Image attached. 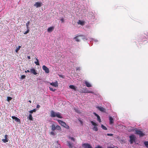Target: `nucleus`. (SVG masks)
I'll use <instances>...</instances> for the list:
<instances>
[{"mask_svg":"<svg viewBox=\"0 0 148 148\" xmlns=\"http://www.w3.org/2000/svg\"><path fill=\"white\" fill-rule=\"evenodd\" d=\"M50 113V116L52 117H56L60 118H63L61 114L59 112H55L53 111L52 110L51 111Z\"/></svg>","mask_w":148,"mask_h":148,"instance_id":"f257e3e1","label":"nucleus"},{"mask_svg":"<svg viewBox=\"0 0 148 148\" xmlns=\"http://www.w3.org/2000/svg\"><path fill=\"white\" fill-rule=\"evenodd\" d=\"M57 120L61 125L64 127L66 129H69V126L67 125L65 122L59 120Z\"/></svg>","mask_w":148,"mask_h":148,"instance_id":"f03ea898","label":"nucleus"},{"mask_svg":"<svg viewBox=\"0 0 148 148\" xmlns=\"http://www.w3.org/2000/svg\"><path fill=\"white\" fill-rule=\"evenodd\" d=\"M90 122L92 125L94 126L92 128V130L95 131H97L98 130L97 124L92 121H91Z\"/></svg>","mask_w":148,"mask_h":148,"instance_id":"7ed1b4c3","label":"nucleus"},{"mask_svg":"<svg viewBox=\"0 0 148 148\" xmlns=\"http://www.w3.org/2000/svg\"><path fill=\"white\" fill-rule=\"evenodd\" d=\"M135 134L138 135L140 136H143L144 135V134L140 130H136Z\"/></svg>","mask_w":148,"mask_h":148,"instance_id":"20e7f679","label":"nucleus"},{"mask_svg":"<svg viewBox=\"0 0 148 148\" xmlns=\"http://www.w3.org/2000/svg\"><path fill=\"white\" fill-rule=\"evenodd\" d=\"M146 36L147 35L145 34H142L140 36V38L141 40L143 41L146 40L147 39Z\"/></svg>","mask_w":148,"mask_h":148,"instance_id":"39448f33","label":"nucleus"},{"mask_svg":"<svg viewBox=\"0 0 148 148\" xmlns=\"http://www.w3.org/2000/svg\"><path fill=\"white\" fill-rule=\"evenodd\" d=\"M42 68L43 70L45 71V73H49V68L45 65H43L42 66Z\"/></svg>","mask_w":148,"mask_h":148,"instance_id":"423d86ee","label":"nucleus"},{"mask_svg":"<svg viewBox=\"0 0 148 148\" xmlns=\"http://www.w3.org/2000/svg\"><path fill=\"white\" fill-rule=\"evenodd\" d=\"M130 142L131 144H132L135 141V137L133 135H130Z\"/></svg>","mask_w":148,"mask_h":148,"instance_id":"0eeeda50","label":"nucleus"},{"mask_svg":"<svg viewBox=\"0 0 148 148\" xmlns=\"http://www.w3.org/2000/svg\"><path fill=\"white\" fill-rule=\"evenodd\" d=\"M42 5V2H37L35 3L34 5L36 7V8H38L40 7Z\"/></svg>","mask_w":148,"mask_h":148,"instance_id":"6e6552de","label":"nucleus"},{"mask_svg":"<svg viewBox=\"0 0 148 148\" xmlns=\"http://www.w3.org/2000/svg\"><path fill=\"white\" fill-rule=\"evenodd\" d=\"M97 108L100 110V111L102 112H105V110L103 107L100 106H98L96 107Z\"/></svg>","mask_w":148,"mask_h":148,"instance_id":"1a4fd4ad","label":"nucleus"},{"mask_svg":"<svg viewBox=\"0 0 148 148\" xmlns=\"http://www.w3.org/2000/svg\"><path fill=\"white\" fill-rule=\"evenodd\" d=\"M82 146L84 148H92L90 145L88 143H84L82 145Z\"/></svg>","mask_w":148,"mask_h":148,"instance_id":"9d476101","label":"nucleus"},{"mask_svg":"<svg viewBox=\"0 0 148 148\" xmlns=\"http://www.w3.org/2000/svg\"><path fill=\"white\" fill-rule=\"evenodd\" d=\"M77 23L78 25H80L82 26H83L85 25V22L83 21L79 20L77 22Z\"/></svg>","mask_w":148,"mask_h":148,"instance_id":"9b49d317","label":"nucleus"},{"mask_svg":"<svg viewBox=\"0 0 148 148\" xmlns=\"http://www.w3.org/2000/svg\"><path fill=\"white\" fill-rule=\"evenodd\" d=\"M50 84L51 85L54 87H58V83L57 81H56L54 82L50 83Z\"/></svg>","mask_w":148,"mask_h":148,"instance_id":"f8f14e48","label":"nucleus"},{"mask_svg":"<svg viewBox=\"0 0 148 148\" xmlns=\"http://www.w3.org/2000/svg\"><path fill=\"white\" fill-rule=\"evenodd\" d=\"M31 73L34 74V75H36L38 73L36 72V70L34 68L31 69L30 70Z\"/></svg>","mask_w":148,"mask_h":148,"instance_id":"ddd939ff","label":"nucleus"},{"mask_svg":"<svg viewBox=\"0 0 148 148\" xmlns=\"http://www.w3.org/2000/svg\"><path fill=\"white\" fill-rule=\"evenodd\" d=\"M12 118L15 121L17 122H18L19 123H21L20 120L18 118H17V117L15 116H12Z\"/></svg>","mask_w":148,"mask_h":148,"instance_id":"4468645a","label":"nucleus"},{"mask_svg":"<svg viewBox=\"0 0 148 148\" xmlns=\"http://www.w3.org/2000/svg\"><path fill=\"white\" fill-rule=\"evenodd\" d=\"M84 82L85 84L87 87H90L92 86V84L86 80Z\"/></svg>","mask_w":148,"mask_h":148,"instance_id":"2eb2a0df","label":"nucleus"},{"mask_svg":"<svg viewBox=\"0 0 148 148\" xmlns=\"http://www.w3.org/2000/svg\"><path fill=\"white\" fill-rule=\"evenodd\" d=\"M109 120L110 121V125H113L114 123V119L111 116H109Z\"/></svg>","mask_w":148,"mask_h":148,"instance_id":"dca6fc26","label":"nucleus"},{"mask_svg":"<svg viewBox=\"0 0 148 148\" xmlns=\"http://www.w3.org/2000/svg\"><path fill=\"white\" fill-rule=\"evenodd\" d=\"M94 114L95 116H97V120L99 121V123H100L101 122V120L100 116L95 112H94Z\"/></svg>","mask_w":148,"mask_h":148,"instance_id":"f3484780","label":"nucleus"},{"mask_svg":"<svg viewBox=\"0 0 148 148\" xmlns=\"http://www.w3.org/2000/svg\"><path fill=\"white\" fill-rule=\"evenodd\" d=\"M79 36H80V37H81L82 39L84 41L86 40H88L86 37L84 35H80Z\"/></svg>","mask_w":148,"mask_h":148,"instance_id":"a211bd4d","label":"nucleus"},{"mask_svg":"<svg viewBox=\"0 0 148 148\" xmlns=\"http://www.w3.org/2000/svg\"><path fill=\"white\" fill-rule=\"evenodd\" d=\"M54 29L53 27H51L48 28L47 29V32H52Z\"/></svg>","mask_w":148,"mask_h":148,"instance_id":"6ab92c4d","label":"nucleus"},{"mask_svg":"<svg viewBox=\"0 0 148 148\" xmlns=\"http://www.w3.org/2000/svg\"><path fill=\"white\" fill-rule=\"evenodd\" d=\"M84 93H93V92L91 91H90L89 90L87 89L86 88L84 90V91H82Z\"/></svg>","mask_w":148,"mask_h":148,"instance_id":"aec40b11","label":"nucleus"},{"mask_svg":"<svg viewBox=\"0 0 148 148\" xmlns=\"http://www.w3.org/2000/svg\"><path fill=\"white\" fill-rule=\"evenodd\" d=\"M69 87L73 89L75 91L76 90V87L73 85H70Z\"/></svg>","mask_w":148,"mask_h":148,"instance_id":"412c9836","label":"nucleus"},{"mask_svg":"<svg viewBox=\"0 0 148 148\" xmlns=\"http://www.w3.org/2000/svg\"><path fill=\"white\" fill-rule=\"evenodd\" d=\"M79 35H78L76 37H74V39L77 42H79V37H80Z\"/></svg>","mask_w":148,"mask_h":148,"instance_id":"4be33fe9","label":"nucleus"},{"mask_svg":"<svg viewBox=\"0 0 148 148\" xmlns=\"http://www.w3.org/2000/svg\"><path fill=\"white\" fill-rule=\"evenodd\" d=\"M30 121H32L33 119V117H32V115L31 114H29V117H28Z\"/></svg>","mask_w":148,"mask_h":148,"instance_id":"5701e85b","label":"nucleus"},{"mask_svg":"<svg viewBox=\"0 0 148 148\" xmlns=\"http://www.w3.org/2000/svg\"><path fill=\"white\" fill-rule=\"evenodd\" d=\"M56 129L57 130L59 131L61 130V128L60 126L59 125H57L56 126Z\"/></svg>","mask_w":148,"mask_h":148,"instance_id":"b1692460","label":"nucleus"},{"mask_svg":"<svg viewBox=\"0 0 148 148\" xmlns=\"http://www.w3.org/2000/svg\"><path fill=\"white\" fill-rule=\"evenodd\" d=\"M56 129V127L55 125L53 124L51 126V130L52 131H54Z\"/></svg>","mask_w":148,"mask_h":148,"instance_id":"393cba45","label":"nucleus"},{"mask_svg":"<svg viewBox=\"0 0 148 148\" xmlns=\"http://www.w3.org/2000/svg\"><path fill=\"white\" fill-rule=\"evenodd\" d=\"M36 111V109H34L33 110H31L29 111V112L30 113V114H31L33 112H35Z\"/></svg>","mask_w":148,"mask_h":148,"instance_id":"a878e982","label":"nucleus"},{"mask_svg":"<svg viewBox=\"0 0 148 148\" xmlns=\"http://www.w3.org/2000/svg\"><path fill=\"white\" fill-rule=\"evenodd\" d=\"M67 142L68 146L70 148H72V144H71L70 142L69 141H68Z\"/></svg>","mask_w":148,"mask_h":148,"instance_id":"bb28decb","label":"nucleus"},{"mask_svg":"<svg viewBox=\"0 0 148 148\" xmlns=\"http://www.w3.org/2000/svg\"><path fill=\"white\" fill-rule=\"evenodd\" d=\"M21 47V46H19L17 48H16L15 51L16 53H17L18 51L20 49V48Z\"/></svg>","mask_w":148,"mask_h":148,"instance_id":"cd10ccee","label":"nucleus"},{"mask_svg":"<svg viewBox=\"0 0 148 148\" xmlns=\"http://www.w3.org/2000/svg\"><path fill=\"white\" fill-rule=\"evenodd\" d=\"M29 22L28 21L26 23V25L27 27V29H29Z\"/></svg>","mask_w":148,"mask_h":148,"instance_id":"c85d7f7f","label":"nucleus"},{"mask_svg":"<svg viewBox=\"0 0 148 148\" xmlns=\"http://www.w3.org/2000/svg\"><path fill=\"white\" fill-rule=\"evenodd\" d=\"M101 127L102 128V129L103 130H107V128L104 125H101Z\"/></svg>","mask_w":148,"mask_h":148,"instance_id":"c756f323","label":"nucleus"},{"mask_svg":"<svg viewBox=\"0 0 148 148\" xmlns=\"http://www.w3.org/2000/svg\"><path fill=\"white\" fill-rule=\"evenodd\" d=\"M36 59L37 60V61L35 62V63L36 65H39V64L38 62V60L37 58H36Z\"/></svg>","mask_w":148,"mask_h":148,"instance_id":"7c9ffc66","label":"nucleus"},{"mask_svg":"<svg viewBox=\"0 0 148 148\" xmlns=\"http://www.w3.org/2000/svg\"><path fill=\"white\" fill-rule=\"evenodd\" d=\"M2 141L4 142V143H6V142H8V139H3L2 140Z\"/></svg>","mask_w":148,"mask_h":148,"instance_id":"2f4dec72","label":"nucleus"},{"mask_svg":"<svg viewBox=\"0 0 148 148\" xmlns=\"http://www.w3.org/2000/svg\"><path fill=\"white\" fill-rule=\"evenodd\" d=\"M144 144L147 147H148V141H145Z\"/></svg>","mask_w":148,"mask_h":148,"instance_id":"473e14b6","label":"nucleus"},{"mask_svg":"<svg viewBox=\"0 0 148 148\" xmlns=\"http://www.w3.org/2000/svg\"><path fill=\"white\" fill-rule=\"evenodd\" d=\"M92 40L94 41V42L95 43H97L99 42V40L97 39L92 38Z\"/></svg>","mask_w":148,"mask_h":148,"instance_id":"72a5a7b5","label":"nucleus"},{"mask_svg":"<svg viewBox=\"0 0 148 148\" xmlns=\"http://www.w3.org/2000/svg\"><path fill=\"white\" fill-rule=\"evenodd\" d=\"M12 99V98L10 97H8L7 98V101H9L10 100H11Z\"/></svg>","mask_w":148,"mask_h":148,"instance_id":"f704fd0d","label":"nucleus"},{"mask_svg":"<svg viewBox=\"0 0 148 148\" xmlns=\"http://www.w3.org/2000/svg\"><path fill=\"white\" fill-rule=\"evenodd\" d=\"M69 139H71V140H72L73 141H75V139H74V138H73V137H71V136H69Z\"/></svg>","mask_w":148,"mask_h":148,"instance_id":"c9c22d12","label":"nucleus"},{"mask_svg":"<svg viewBox=\"0 0 148 148\" xmlns=\"http://www.w3.org/2000/svg\"><path fill=\"white\" fill-rule=\"evenodd\" d=\"M49 89H50V90H51V91H52L53 92H54L55 91V90H56V89H53L51 87H49Z\"/></svg>","mask_w":148,"mask_h":148,"instance_id":"e433bc0d","label":"nucleus"},{"mask_svg":"<svg viewBox=\"0 0 148 148\" xmlns=\"http://www.w3.org/2000/svg\"><path fill=\"white\" fill-rule=\"evenodd\" d=\"M29 29H27V31H25L24 33V34H27L29 32Z\"/></svg>","mask_w":148,"mask_h":148,"instance_id":"4c0bfd02","label":"nucleus"},{"mask_svg":"<svg viewBox=\"0 0 148 148\" xmlns=\"http://www.w3.org/2000/svg\"><path fill=\"white\" fill-rule=\"evenodd\" d=\"M50 134L53 136H55V134L53 132H51L50 133Z\"/></svg>","mask_w":148,"mask_h":148,"instance_id":"58836bf2","label":"nucleus"},{"mask_svg":"<svg viewBox=\"0 0 148 148\" xmlns=\"http://www.w3.org/2000/svg\"><path fill=\"white\" fill-rule=\"evenodd\" d=\"M26 76L25 75H22L21 76V79H24L25 78Z\"/></svg>","mask_w":148,"mask_h":148,"instance_id":"ea45409f","label":"nucleus"},{"mask_svg":"<svg viewBox=\"0 0 148 148\" xmlns=\"http://www.w3.org/2000/svg\"><path fill=\"white\" fill-rule=\"evenodd\" d=\"M59 75V76L60 77H62V78L63 79L64 78V76L63 75Z\"/></svg>","mask_w":148,"mask_h":148,"instance_id":"a19ab883","label":"nucleus"},{"mask_svg":"<svg viewBox=\"0 0 148 148\" xmlns=\"http://www.w3.org/2000/svg\"><path fill=\"white\" fill-rule=\"evenodd\" d=\"M60 20L61 21L62 23H64V19L63 18H61Z\"/></svg>","mask_w":148,"mask_h":148,"instance_id":"79ce46f5","label":"nucleus"},{"mask_svg":"<svg viewBox=\"0 0 148 148\" xmlns=\"http://www.w3.org/2000/svg\"><path fill=\"white\" fill-rule=\"evenodd\" d=\"M107 135L108 136H112L113 135V134H107Z\"/></svg>","mask_w":148,"mask_h":148,"instance_id":"37998d69","label":"nucleus"},{"mask_svg":"<svg viewBox=\"0 0 148 148\" xmlns=\"http://www.w3.org/2000/svg\"><path fill=\"white\" fill-rule=\"evenodd\" d=\"M95 148H102V147L99 146H98L97 147H95Z\"/></svg>","mask_w":148,"mask_h":148,"instance_id":"c03bdc74","label":"nucleus"},{"mask_svg":"<svg viewBox=\"0 0 148 148\" xmlns=\"http://www.w3.org/2000/svg\"><path fill=\"white\" fill-rule=\"evenodd\" d=\"M8 135H5V139H8L7 138V137H8Z\"/></svg>","mask_w":148,"mask_h":148,"instance_id":"a18cd8bd","label":"nucleus"},{"mask_svg":"<svg viewBox=\"0 0 148 148\" xmlns=\"http://www.w3.org/2000/svg\"><path fill=\"white\" fill-rule=\"evenodd\" d=\"M40 107V106L39 105H38V104L37 105V106H36L37 108H39Z\"/></svg>","mask_w":148,"mask_h":148,"instance_id":"49530a36","label":"nucleus"},{"mask_svg":"<svg viewBox=\"0 0 148 148\" xmlns=\"http://www.w3.org/2000/svg\"><path fill=\"white\" fill-rule=\"evenodd\" d=\"M30 71L29 70H27V71H25V73H26L27 72H29Z\"/></svg>","mask_w":148,"mask_h":148,"instance_id":"de8ad7c7","label":"nucleus"},{"mask_svg":"<svg viewBox=\"0 0 148 148\" xmlns=\"http://www.w3.org/2000/svg\"><path fill=\"white\" fill-rule=\"evenodd\" d=\"M79 122H80L81 124H82V122L81 120H79Z\"/></svg>","mask_w":148,"mask_h":148,"instance_id":"09e8293b","label":"nucleus"},{"mask_svg":"<svg viewBox=\"0 0 148 148\" xmlns=\"http://www.w3.org/2000/svg\"><path fill=\"white\" fill-rule=\"evenodd\" d=\"M27 58L28 59H30V56H27Z\"/></svg>","mask_w":148,"mask_h":148,"instance_id":"8fccbe9b","label":"nucleus"},{"mask_svg":"<svg viewBox=\"0 0 148 148\" xmlns=\"http://www.w3.org/2000/svg\"><path fill=\"white\" fill-rule=\"evenodd\" d=\"M132 129H133V128H132V129L130 131V130H128V131L130 132H132V130H133Z\"/></svg>","mask_w":148,"mask_h":148,"instance_id":"3c124183","label":"nucleus"},{"mask_svg":"<svg viewBox=\"0 0 148 148\" xmlns=\"http://www.w3.org/2000/svg\"><path fill=\"white\" fill-rule=\"evenodd\" d=\"M80 68L79 67L78 68H77V69H77V70H79V69H80Z\"/></svg>","mask_w":148,"mask_h":148,"instance_id":"603ef678","label":"nucleus"},{"mask_svg":"<svg viewBox=\"0 0 148 148\" xmlns=\"http://www.w3.org/2000/svg\"><path fill=\"white\" fill-rule=\"evenodd\" d=\"M147 39H148V34L147 35Z\"/></svg>","mask_w":148,"mask_h":148,"instance_id":"864d4df0","label":"nucleus"},{"mask_svg":"<svg viewBox=\"0 0 148 148\" xmlns=\"http://www.w3.org/2000/svg\"><path fill=\"white\" fill-rule=\"evenodd\" d=\"M29 102L30 103H31V101L30 100H29Z\"/></svg>","mask_w":148,"mask_h":148,"instance_id":"5fc2aeb1","label":"nucleus"},{"mask_svg":"<svg viewBox=\"0 0 148 148\" xmlns=\"http://www.w3.org/2000/svg\"><path fill=\"white\" fill-rule=\"evenodd\" d=\"M108 148H113L111 147H108Z\"/></svg>","mask_w":148,"mask_h":148,"instance_id":"6e6d98bb","label":"nucleus"}]
</instances>
